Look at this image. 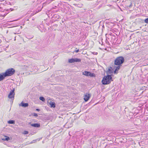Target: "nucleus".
Here are the masks:
<instances>
[{"instance_id":"nucleus-1","label":"nucleus","mask_w":148,"mask_h":148,"mask_svg":"<svg viewBox=\"0 0 148 148\" xmlns=\"http://www.w3.org/2000/svg\"><path fill=\"white\" fill-rule=\"evenodd\" d=\"M124 61V58L122 56H119L117 57L115 60L114 64L115 65H118L115 66L116 68L114 70V73H116V71H118L120 68V65L123 63Z\"/></svg>"},{"instance_id":"nucleus-2","label":"nucleus","mask_w":148,"mask_h":148,"mask_svg":"<svg viewBox=\"0 0 148 148\" xmlns=\"http://www.w3.org/2000/svg\"><path fill=\"white\" fill-rule=\"evenodd\" d=\"M112 79V77L111 75H108L106 76H105L102 81L103 84L104 85L107 84H110L111 81Z\"/></svg>"},{"instance_id":"nucleus-3","label":"nucleus","mask_w":148,"mask_h":148,"mask_svg":"<svg viewBox=\"0 0 148 148\" xmlns=\"http://www.w3.org/2000/svg\"><path fill=\"white\" fill-rule=\"evenodd\" d=\"M15 72V70L13 68H10L6 71L5 73L4 76L6 77L10 76L14 74Z\"/></svg>"},{"instance_id":"nucleus-4","label":"nucleus","mask_w":148,"mask_h":148,"mask_svg":"<svg viewBox=\"0 0 148 148\" xmlns=\"http://www.w3.org/2000/svg\"><path fill=\"white\" fill-rule=\"evenodd\" d=\"M81 61V59L77 58L70 59L68 60L69 62V63H72L75 62H80Z\"/></svg>"},{"instance_id":"nucleus-5","label":"nucleus","mask_w":148,"mask_h":148,"mask_svg":"<svg viewBox=\"0 0 148 148\" xmlns=\"http://www.w3.org/2000/svg\"><path fill=\"white\" fill-rule=\"evenodd\" d=\"M14 89H13L10 91L8 96V97L9 98L12 99L14 98Z\"/></svg>"},{"instance_id":"nucleus-6","label":"nucleus","mask_w":148,"mask_h":148,"mask_svg":"<svg viewBox=\"0 0 148 148\" xmlns=\"http://www.w3.org/2000/svg\"><path fill=\"white\" fill-rule=\"evenodd\" d=\"M48 104H49L50 106V107L54 108L56 107V103L51 101L47 102Z\"/></svg>"},{"instance_id":"nucleus-7","label":"nucleus","mask_w":148,"mask_h":148,"mask_svg":"<svg viewBox=\"0 0 148 148\" xmlns=\"http://www.w3.org/2000/svg\"><path fill=\"white\" fill-rule=\"evenodd\" d=\"M90 97V95L89 94H88L86 93L85 95L84 96V99L86 101H87Z\"/></svg>"},{"instance_id":"nucleus-8","label":"nucleus","mask_w":148,"mask_h":148,"mask_svg":"<svg viewBox=\"0 0 148 148\" xmlns=\"http://www.w3.org/2000/svg\"><path fill=\"white\" fill-rule=\"evenodd\" d=\"M114 71L112 69V67H110V68L108 69L107 72V73L108 74H110L112 73Z\"/></svg>"},{"instance_id":"nucleus-9","label":"nucleus","mask_w":148,"mask_h":148,"mask_svg":"<svg viewBox=\"0 0 148 148\" xmlns=\"http://www.w3.org/2000/svg\"><path fill=\"white\" fill-rule=\"evenodd\" d=\"M20 106H21L23 107H26L28 106L29 104L27 103H24L23 101L19 104Z\"/></svg>"},{"instance_id":"nucleus-10","label":"nucleus","mask_w":148,"mask_h":148,"mask_svg":"<svg viewBox=\"0 0 148 148\" xmlns=\"http://www.w3.org/2000/svg\"><path fill=\"white\" fill-rule=\"evenodd\" d=\"M83 74L84 75L86 76H92L91 75V73L88 71H84V72L83 73Z\"/></svg>"},{"instance_id":"nucleus-11","label":"nucleus","mask_w":148,"mask_h":148,"mask_svg":"<svg viewBox=\"0 0 148 148\" xmlns=\"http://www.w3.org/2000/svg\"><path fill=\"white\" fill-rule=\"evenodd\" d=\"M31 125L32 127H40V125L38 123H35L34 124H31Z\"/></svg>"},{"instance_id":"nucleus-12","label":"nucleus","mask_w":148,"mask_h":148,"mask_svg":"<svg viewBox=\"0 0 148 148\" xmlns=\"http://www.w3.org/2000/svg\"><path fill=\"white\" fill-rule=\"evenodd\" d=\"M5 76H4V73L2 74H0V81L3 80L4 79Z\"/></svg>"},{"instance_id":"nucleus-13","label":"nucleus","mask_w":148,"mask_h":148,"mask_svg":"<svg viewBox=\"0 0 148 148\" xmlns=\"http://www.w3.org/2000/svg\"><path fill=\"white\" fill-rule=\"evenodd\" d=\"M8 123L10 124H14L15 123V121L14 120H10L8 121Z\"/></svg>"},{"instance_id":"nucleus-14","label":"nucleus","mask_w":148,"mask_h":148,"mask_svg":"<svg viewBox=\"0 0 148 148\" xmlns=\"http://www.w3.org/2000/svg\"><path fill=\"white\" fill-rule=\"evenodd\" d=\"M39 99L42 101L44 102L45 100V99L43 97H39Z\"/></svg>"},{"instance_id":"nucleus-15","label":"nucleus","mask_w":148,"mask_h":148,"mask_svg":"<svg viewBox=\"0 0 148 148\" xmlns=\"http://www.w3.org/2000/svg\"><path fill=\"white\" fill-rule=\"evenodd\" d=\"M5 137H6V138L4 139H3V140H4L8 141L10 139V138L9 137L6 136H5Z\"/></svg>"},{"instance_id":"nucleus-16","label":"nucleus","mask_w":148,"mask_h":148,"mask_svg":"<svg viewBox=\"0 0 148 148\" xmlns=\"http://www.w3.org/2000/svg\"><path fill=\"white\" fill-rule=\"evenodd\" d=\"M145 23L148 24V18L145 19Z\"/></svg>"},{"instance_id":"nucleus-17","label":"nucleus","mask_w":148,"mask_h":148,"mask_svg":"<svg viewBox=\"0 0 148 148\" xmlns=\"http://www.w3.org/2000/svg\"><path fill=\"white\" fill-rule=\"evenodd\" d=\"M28 133V132L27 131H25L24 132V133L25 134H27Z\"/></svg>"},{"instance_id":"nucleus-18","label":"nucleus","mask_w":148,"mask_h":148,"mask_svg":"<svg viewBox=\"0 0 148 148\" xmlns=\"http://www.w3.org/2000/svg\"><path fill=\"white\" fill-rule=\"evenodd\" d=\"M34 116H38V115L37 114L34 113Z\"/></svg>"},{"instance_id":"nucleus-19","label":"nucleus","mask_w":148,"mask_h":148,"mask_svg":"<svg viewBox=\"0 0 148 148\" xmlns=\"http://www.w3.org/2000/svg\"><path fill=\"white\" fill-rule=\"evenodd\" d=\"M132 5V3H130V5L129 6V7L130 8L131 7Z\"/></svg>"},{"instance_id":"nucleus-20","label":"nucleus","mask_w":148,"mask_h":148,"mask_svg":"<svg viewBox=\"0 0 148 148\" xmlns=\"http://www.w3.org/2000/svg\"><path fill=\"white\" fill-rule=\"evenodd\" d=\"M79 49H77V50H76L75 51V52L76 53H77L79 52Z\"/></svg>"},{"instance_id":"nucleus-21","label":"nucleus","mask_w":148,"mask_h":148,"mask_svg":"<svg viewBox=\"0 0 148 148\" xmlns=\"http://www.w3.org/2000/svg\"><path fill=\"white\" fill-rule=\"evenodd\" d=\"M94 53H93L94 54H95V55H97V52H94Z\"/></svg>"},{"instance_id":"nucleus-22","label":"nucleus","mask_w":148,"mask_h":148,"mask_svg":"<svg viewBox=\"0 0 148 148\" xmlns=\"http://www.w3.org/2000/svg\"><path fill=\"white\" fill-rule=\"evenodd\" d=\"M36 111H40V110L39 109H36Z\"/></svg>"},{"instance_id":"nucleus-23","label":"nucleus","mask_w":148,"mask_h":148,"mask_svg":"<svg viewBox=\"0 0 148 148\" xmlns=\"http://www.w3.org/2000/svg\"><path fill=\"white\" fill-rule=\"evenodd\" d=\"M93 74H91V75H92V76H93Z\"/></svg>"},{"instance_id":"nucleus-24","label":"nucleus","mask_w":148,"mask_h":148,"mask_svg":"<svg viewBox=\"0 0 148 148\" xmlns=\"http://www.w3.org/2000/svg\"><path fill=\"white\" fill-rule=\"evenodd\" d=\"M16 40V39H15H15H14V40Z\"/></svg>"}]
</instances>
